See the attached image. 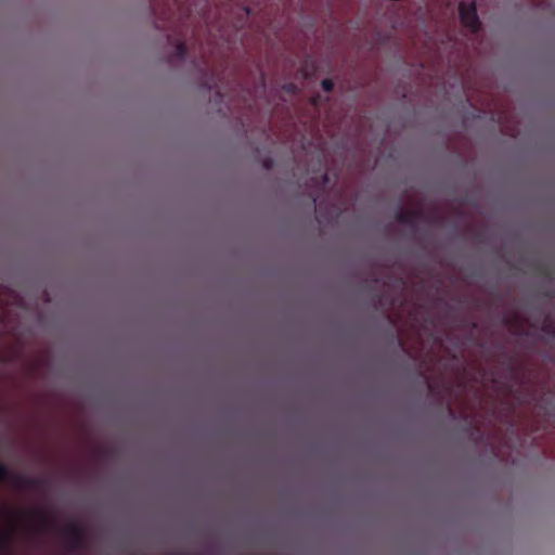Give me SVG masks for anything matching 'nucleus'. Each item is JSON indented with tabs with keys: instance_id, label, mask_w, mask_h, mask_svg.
Here are the masks:
<instances>
[{
	"instance_id": "nucleus-3",
	"label": "nucleus",
	"mask_w": 555,
	"mask_h": 555,
	"mask_svg": "<svg viewBox=\"0 0 555 555\" xmlns=\"http://www.w3.org/2000/svg\"><path fill=\"white\" fill-rule=\"evenodd\" d=\"M376 285L386 288V282H382L378 279L373 281ZM397 298L390 294L387 289H383L379 293H376L372 297V304L377 310H389L392 309L396 305Z\"/></svg>"
},
{
	"instance_id": "nucleus-9",
	"label": "nucleus",
	"mask_w": 555,
	"mask_h": 555,
	"mask_svg": "<svg viewBox=\"0 0 555 555\" xmlns=\"http://www.w3.org/2000/svg\"><path fill=\"white\" fill-rule=\"evenodd\" d=\"M10 476H11V472L10 469L8 468V466L1 464L0 465V485L3 482V481H8L10 480Z\"/></svg>"
},
{
	"instance_id": "nucleus-13",
	"label": "nucleus",
	"mask_w": 555,
	"mask_h": 555,
	"mask_svg": "<svg viewBox=\"0 0 555 555\" xmlns=\"http://www.w3.org/2000/svg\"><path fill=\"white\" fill-rule=\"evenodd\" d=\"M263 168H266L267 170H270L272 167H273V159L271 157H266L263 159Z\"/></svg>"
},
{
	"instance_id": "nucleus-12",
	"label": "nucleus",
	"mask_w": 555,
	"mask_h": 555,
	"mask_svg": "<svg viewBox=\"0 0 555 555\" xmlns=\"http://www.w3.org/2000/svg\"><path fill=\"white\" fill-rule=\"evenodd\" d=\"M283 89L288 93H295L297 91V86L295 83H287L283 86Z\"/></svg>"
},
{
	"instance_id": "nucleus-6",
	"label": "nucleus",
	"mask_w": 555,
	"mask_h": 555,
	"mask_svg": "<svg viewBox=\"0 0 555 555\" xmlns=\"http://www.w3.org/2000/svg\"><path fill=\"white\" fill-rule=\"evenodd\" d=\"M10 481H12V483L18 489L31 488L40 483V480L37 478L26 477L20 474L12 473L10 476Z\"/></svg>"
},
{
	"instance_id": "nucleus-1",
	"label": "nucleus",
	"mask_w": 555,
	"mask_h": 555,
	"mask_svg": "<svg viewBox=\"0 0 555 555\" xmlns=\"http://www.w3.org/2000/svg\"><path fill=\"white\" fill-rule=\"evenodd\" d=\"M460 20L464 27L470 33L476 34L480 29V21L477 15L476 3L461 2L459 5Z\"/></svg>"
},
{
	"instance_id": "nucleus-11",
	"label": "nucleus",
	"mask_w": 555,
	"mask_h": 555,
	"mask_svg": "<svg viewBox=\"0 0 555 555\" xmlns=\"http://www.w3.org/2000/svg\"><path fill=\"white\" fill-rule=\"evenodd\" d=\"M320 181L318 182L319 186L323 190L330 182V177L327 172H322L320 177Z\"/></svg>"
},
{
	"instance_id": "nucleus-4",
	"label": "nucleus",
	"mask_w": 555,
	"mask_h": 555,
	"mask_svg": "<svg viewBox=\"0 0 555 555\" xmlns=\"http://www.w3.org/2000/svg\"><path fill=\"white\" fill-rule=\"evenodd\" d=\"M201 70L204 73L205 78L202 81V86L207 90L211 91L216 89V96L223 101V94L218 87V83L221 81V77L219 75L215 76L214 69L210 68L208 61L203 60Z\"/></svg>"
},
{
	"instance_id": "nucleus-8",
	"label": "nucleus",
	"mask_w": 555,
	"mask_h": 555,
	"mask_svg": "<svg viewBox=\"0 0 555 555\" xmlns=\"http://www.w3.org/2000/svg\"><path fill=\"white\" fill-rule=\"evenodd\" d=\"M34 514L38 516L40 524L43 528H50L53 525L52 519L48 515L40 512H35Z\"/></svg>"
},
{
	"instance_id": "nucleus-14",
	"label": "nucleus",
	"mask_w": 555,
	"mask_h": 555,
	"mask_svg": "<svg viewBox=\"0 0 555 555\" xmlns=\"http://www.w3.org/2000/svg\"><path fill=\"white\" fill-rule=\"evenodd\" d=\"M1 544L3 547L8 548L11 545V538L9 535L1 537Z\"/></svg>"
},
{
	"instance_id": "nucleus-2",
	"label": "nucleus",
	"mask_w": 555,
	"mask_h": 555,
	"mask_svg": "<svg viewBox=\"0 0 555 555\" xmlns=\"http://www.w3.org/2000/svg\"><path fill=\"white\" fill-rule=\"evenodd\" d=\"M63 533L67 539V546L70 551H76L82 547L85 543L86 532L85 528L78 522H69L64 529Z\"/></svg>"
},
{
	"instance_id": "nucleus-15",
	"label": "nucleus",
	"mask_w": 555,
	"mask_h": 555,
	"mask_svg": "<svg viewBox=\"0 0 555 555\" xmlns=\"http://www.w3.org/2000/svg\"><path fill=\"white\" fill-rule=\"evenodd\" d=\"M396 282H397V284H398L399 288H400L401 291H404V288H405V284H406V283H405V280H404L403 278H399V279H397V280H396Z\"/></svg>"
},
{
	"instance_id": "nucleus-5",
	"label": "nucleus",
	"mask_w": 555,
	"mask_h": 555,
	"mask_svg": "<svg viewBox=\"0 0 555 555\" xmlns=\"http://www.w3.org/2000/svg\"><path fill=\"white\" fill-rule=\"evenodd\" d=\"M422 219V211L417 209H399L396 212V220L411 229H415Z\"/></svg>"
},
{
	"instance_id": "nucleus-16",
	"label": "nucleus",
	"mask_w": 555,
	"mask_h": 555,
	"mask_svg": "<svg viewBox=\"0 0 555 555\" xmlns=\"http://www.w3.org/2000/svg\"><path fill=\"white\" fill-rule=\"evenodd\" d=\"M243 20H246L250 14V9L248 7H243Z\"/></svg>"
},
{
	"instance_id": "nucleus-10",
	"label": "nucleus",
	"mask_w": 555,
	"mask_h": 555,
	"mask_svg": "<svg viewBox=\"0 0 555 555\" xmlns=\"http://www.w3.org/2000/svg\"><path fill=\"white\" fill-rule=\"evenodd\" d=\"M321 87L325 92H331L334 89V82L330 78H325L321 81Z\"/></svg>"
},
{
	"instance_id": "nucleus-17",
	"label": "nucleus",
	"mask_w": 555,
	"mask_h": 555,
	"mask_svg": "<svg viewBox=\"0 0 555 555\" xmlns=\"http://www.w3.org/2000/svg\"><path fill=\"white\" fill-rule=\"evenodd\" d=\"M319 99H320V95H318V96L313 98V100H312V104H313V105H317V104H318V100H319Z\"/></svg>"
},
{
	"instance_id": "nucleus-7",
	"label": "nucleus",
	"mask_w": 555,
	"mask_h": 555,
	"mask_svg": "<svg viewBox=\"0 0 555 555\" xmlns=\"http://www.w3.org/2000/svg\"><path fill=\"white\" fill-rule=\"evenodd\" d=\"M188 54V48L184 41L178 40L175 43L173 53L171 55V60L176 61H184Z\"/></svg>"
},
{
	"instance_id": "nucleus-18",
	"label": "nucleus",
	"mask_w": 555,
	"mask_h": 555,
	"mask_svg": "<svg viewBox=\"0 0 555 555\" xmlns=\"http://www.w3.org/2000/svg\"><path fill=\"white\" fill-rule=\"evenodd\" d=\"M428 388H429L430 391L434 390L433 385L430 383H428Z\"/></svg>"
}]
</instances>
